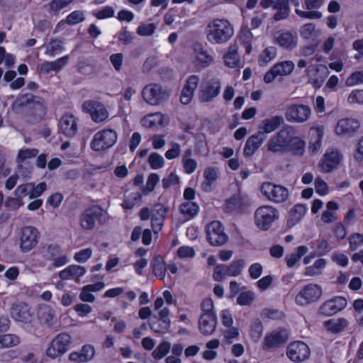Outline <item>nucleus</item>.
Listing matches in <instances>:
<instances>
[{
	"mask_svg": "<svg viewBox=\"0 0 363 363\" xmlns=\"http://www.w3.org/2000/svg\"><path fill=\"white\" fill-rule=\"evenodd\" d=\"M360 84H363V70L354 72L345 81L347 86H354Z\"/></svg>",
	"mask_w": 363,
	"mask_h": 363,
	"instance_id": "nucleus-59",
	"label": "nucleus"
},
{
	"mask_svg": "<svg viewBox=\"0 0 363 363\" xmlns=\"http://www.w3.org/2000/svg\"><path fill=\"white\" fill-rule=\"evenodd\" d=\"M38 318L43 324L51 326L54 323V312L52 308L46 304L40 305L38 308Z\"/></svg>",
	"mask_w": 363,
	"mask_h": 363,
	"instance_id": "nucleus-38",
	"label": "nucleus"
},
{
	"mask_svg": "<svg viewBox=\"0 0 363 363\" xmlns=\"http://www.w3.org/2000/svg\"><path fill=\"white\" fill-rule=\"evenodd\" d=\"M274 43L283 49L291 50L298 43V36L295 32L278 30L274 34Z\"/></svg>",
	"mask_w": 363,
	"mask_h": 363,
	"instance_id": "nucleus-19",
	"label": "nucleus"
},
{
	"mask_svg": "<svg viewBox=\"0 0 363 363\" xmlns=\"http://www.w3.org/2000/svg\"><path fill=\"white\" fill-rule=\"evenodd\" d=\"M288 332L285 329L273 331L265 337L264 347L269 348L279 345L286 342Z\"/></svg>",
	"mask_w": 363,
	"mask_h": 363,
	"instance_id": "nucleus-29",
	"label": "nucleus"
},
{
	"mask_svg": "<svg viewBox=\"0 0 363 363\" xmlns=\"http://www.w3.org/2000/svg\"><path fill=\"white\" fill-rule=\"evenodd\" d=\"M245 265V262L242 259L233 261L230 264L227 265L228 277H238L242 272Z\"/></svg>",
	"mask_w": 363,
	"mask_h": 363,
	"instance_id": "nucleus-51",
	"label": "nucleus"
},
{
	"mask_svg": "<svg viewBox=\"0 0 363 363\" xmlns=\"http://www.w3.org/2000/svg\"><path fill=\"white\" fill-rule=\"evenodd\" d=\"M243 204V199L238 194L226 201L225 208L228 211L240 209Z\"/></svg>",
	"mask_w": 363,
	"mask_h": 363,
	"instance_id": "nucleus-57",
	"label": "nucleus"
},
{
	"mask_svg": "<svg viewBox=\"0 0 363 363\" xmlns=\"http://www.w3.org/2000/svg\"><path fill=\"white\" fill-rule=\"evenodd\" d=\"M314 186L315 192L321 196H326L329 194V187L328 184L320 177L315 179Z\"/></svg>",
	"mask_w": 363,
	"mask_h": 363,
	"instance_id": "nucleus-60",
	"label": "nucleus"
},
{
	"mask_svg": "<svg viewBox=\"0 0 363 363\" xmlns=\"http://www.w3.org/2000/svg\"><path fill=\"white\" fill-rule=\"evenodd\" d=\"M168 122L169 117L160 112L147 114L141 120L142 125L145 128H154L158 125L164 126Z\"/></svg>",
	"mask_w": 363,
	"mask_h": 363,
	"instance_id": "nucleus-28",
	"label": "nucleus"
},
{
	"mask_svg": "<svg viewBox=\"0 0 363 363\" xmlns=\"http://www.w3.org/2000/svg\"><path fill=\"white\" fill-rule=\"evenodd\" d=\"M324 135V127L321 125L312 126L308 133V150L312 154L318 153L321 149Z\"/></svg>",
	"mask_w": 363,
	"mask_h": 363,
	"instance_id": "nucleus-24",
	"label": "nucleus"
},
{
	"mask_svg": "<svg viewBox=\"0 0 363 363\" xmlns=\"http://www.w3.org/2000/svg\"><path fill=\"white\" fill-rule=\"evenodd\" d=\"M102 213V209L96 206L87 208L81 216V226L86 230L94 228L96 220Z\"/></svg>",
	"mask_w": 363,
	"mask_h": 363,
	"instance_id": "nucleus-26",
	"label": "nucleus"
},
{
	"mask_svg": "<svg viewBox=\"0 0 363 363\" xmlns=\"http://www.w3.org/2000/svg\"><path fill=\"white\" fill-rule=\"evenodd\" d=\"M326 266V260L323 258H319L315 262L307 267L304 271V275L306 277H315L322 274Z\"/></svg>",
	"mask_w": 363,
	"mask_h": 363,
	"instance_id": "nucleus-42",
	"label": "nucleus"
},
{
	"mask_svg": "<svg viewBox=\"0 0 363 363\" xmlns=\"http://www.w3.org/2000/svg\"><path fill=\"white\" fill-rule=\"evenodd\" d=\"M349 104H363V89L352 90L347 97Z\"/></svg>",
	"mask_w": 363,
	"mask_h": 363,
	"instance_id": "nucleus-64",
	"label": "nucleus"
},
{
	"mask_svg": "<svg viewBox=\"0 0 363 363\" xmlns=\"http://www.w3.org/2000/svg\"><path fill=\"white\" fill-rule=\"evenodd\" d=\"M84 112L89 113L92 120L96 123H101L108 117V113L105 106L95 101H86L82 104Z\"/></svg>",
	"mask_w": 363,
	"mask_h": 363,
	"instance_id": "nucleus-16",
	"label": "nucleus"
},
{
	"mask_svg": "<svg viewBox=\"0 0 363 363\" xmlns=\"http://www.w3.org/2000/svg\"><path fill=\"white\" fill-rule=\"evenodd\" d=\"M148 162L152 169H158L164 166V158L158 153L154 152L150 155Z\"/></svg>",
	"mask_w": 363,
	"mask_h": 363,
	"instance_id": "nucleus-62",
	"label": "nucleus"
},
{
	"mask_svg": "<svg viewBox=\"0 0 363 363\" xmlns=\"http://www.w3.org/2000/svg\"><path fill=\"white\" fill-rule=\"evenodd\" d=\"M152 270L157 278L164 279L167 268L162 257L157 256L155 257L152 263Z\"/></svg>",
	"mask_w": 363,
	"mask_h": 363,
	"instance_id": "nucleus-49",
	"label": "nucleus"
},
{
	"mask_svg": "<svg viewBox=\"0 0 363 363\" xmlns=\"http://www.w3.org/2000/svg\"><path fill=\"white\" fill-rule=\"evenodd\" d=\"M283 121V118L279 116L264 119L259 127V131L262 133V135H264V133H271L281 125Z\"/></svg>",
	"mask_w": 363,
	"mask_h": 363,
	"instance_id": "nucleus-35",
	"label": "nucleus"
},
{
	"mask_svg": "<svg viewBox=\"0 0 363 363\" xmlns=\"http://www.w3.org/2000/svg\"><path fill=\"white\" fill-rule=\"evenodd\" d=\"M64 50V42L60 39H53L45 45V54L50 57H54Z\"/></svg>",
	"mask_w": 363,
	"mask_h": 363,
	"instance_id": "nucleus-41",
	"label": "nucleus"
},
{
	"mask_svg": "<svg viewBox=\"0 0 363 363\" xmlns=\"http://www.w3.org/2000/svg\"><path fill=\"white\" fill-rule=\"evenodd\" d=\"M169 207L161 203L153 206L151 210V226L155 233H160L164 225Z\"/></svg>",
	"mask_w": 363,
	"mask_h": 363,
	"instance_id": "nucleus-20",
	"label": "nucleus"
},
{
	"mask_svg": "<svg viewBox=\"0 0 363 363\" xmlns=\"http://www.w3.org/2000/svg\"><path fill=\"white\" fill-rule=\"evenodd\" d=\"M160 181V177L156 173H151L147 179L145 186H143L141 189V191L144 195H147L150 192H152L157 184Z\"/></svg>",
	"mask_w": 363,
	"mask_h": 363,
	"instance_id": "nucleus-53",
	"label": "nucleus"
},
{
	"mask_svg": "<svg viewBox=\"0 0 363 363\" xmlns=\"http://www.w3.org/2000/svg\"><path fill=\"white\" fill-rule=\"evenodd\" d=\"M192 50V63L196 70H201L204 67V50L203 45L201 43H194Z\"/></svg>",
	"mask_w": 363,
	"mask_h": 363,
	"instance_id": "nucleus-34",
	"label": "nucleus"
},
{
	"mask_svg": "<svg viewBox=\"0 0 363 363\" xmlns=\"http://www.w3.org/2000/svg\"><path fill=\"white\" fill-rule=\"evenodd\" d=\"M208 40L213 43H223L234 34V28L225 19H215L208 23Z\"/></svg>",
	"mask_w": 363,
	"mask_h": 363,
	"instance_id": "nucleus-2",
	"label": "nucleus"
},
{
	"mask_svg": "<svg viewBox=\"0 0 363 363\" xmlns=\"http://www.w3.org/2000/svg\"><path fill=\"white\" fill-rule=\"evenodd\" d=\"M171 345L168 342H161L152 352V357L155 359H161L169 352Z\"/></svg>",
	"mask_w": 363,
	"mask_h": 363,
	"instance_id": "nucleus-56",
	"label": "nucleus"
},
{
	"mask_svg": "<svg viewBox=\"0 0 363 363\" xmlns=\"http://www.w3.org/2000/svg\"><path fill=\"white\" fill-rule=\"evenodd\" d=\"M347 306V300L342 296H337L324 302L319 308L320 313L331 316L344 309Z\"/></svg>",
	"mask_w": 363,
	"mask_h": 363,
	"instance_id": "nucleus-23",
	"label": "nucleus"
},
{
	"mask_svg": "<svg viewBox=\"0 0 363 363\" xmlns=\"http://www.w3.org/2000/svg\"><path fill=\"white\" fill-rule=\"evenodd\" d=\"M199 210L198 204L192 201H185L181 203L179 206V212L186 220L191 219L195 216Z\"/></svg>",
	"mask_w": 363,
	"mask_h": 363,
	"instance_id": "nucleus-40",
	"label": "nucleus"
},
{
	"mask_svg": "<svg viewBox=\"0 0 363 363\" xmlns=\"http://www.w3.org/2000/svg\"><path fill=\"white\" fill-rule=\"evenodd\" d=\"M61 247L58 245L51 244L43 246L38 252L47 259L52 260L61 253Z\"/></svg>",
	"mask_w": 363,
	"mask_h": 363,
	"instance_id": "nucleus-46",
	"label": "nucleus"
},
{
	"mask_svg": "<svg viewBox=\"0 0 363 363\" xmlns=\"http://www.w3.org/2000/svg\"><path fill=\"white\" fill-rule=\"evenodd\" d=\"M191 150L188 149L184 152L182 157L183 167L184 172L188 174L193 173L197 167L196 161L191 157Z\"/></svg>",
	"mask_w": 363,
	"mask_h": 363,
	"instance_id": "nucleus-47",
	"label": "nucleus"
},
{
	"mask_svg": "<svg viewBox=\"0 0 363 363\" xmlns=\"http://www.w3.org/2000/svg\"><path fill=\"white\" fill-rule=\"evenodd\" d=\"M217 325V318L215 313L206 309V335L211 334L215 330Z\"/></svg>",
	"mask_w": 363,
	"mask_h": 363,
	"instance_id": "nucleus-52",
	"label": "nucleus"
},
{
	"mask_svg": "<svg viewBox=\"0 0 363 363\" xmlns=\"http://www.w3.org/2000/svg\"><path fill=\"white\" fill-rule=\"evenodd\" d=\"M220 84L218 80L208 82L206 86V101L216 97L220 93Z\"/></svg>",
	"mask_w": 363,
	"mask_h": 363,
	"instance_id": "nucleus-54",
	"label": "nucleus"
},
{
	"mask_svg": "<svg viewBox=\"0 0 363 363\" xmlns=\"http://www.w3.org/2000/svg\"><path fill=\"white\" fill-rule=\"evenodd\" d=\"M74 0H52L50 3V11L54 14H58L61 10L66 8Z\"/></svg>",
	"mask_w": 363,
	"mask_h": 363,
	"instance_id": "nucleus-58",
	"label": "nucleus"
},
{
	"mask_svg": "<svg viewBox=\"0 0 363 363\" xmlns=\"http://www.w3.org/2000/svg\"><path fill=\"white\" fill-rule=\"evenodd\" d=\"M238 49L236 45H231L229 46L226 53L223 55V61L227 67L235 68L239 65L240 57L238 53Z\"/></svg>",
	"mask_w": 363,
	"mask_h": 363,
	"instance_id": "nucleus-39",
	"label": "nucleus"
},
{
	"mask_svg": "<svg viewBox=\"0 0 363 363\" xmlns=\"http://www.w3.org/2000/svg\"><path fill=\"white\" fill-rule=\"evenodd\" d=\"M35 96L32 94H20L12 104L11 109L16 113H21L27 108H35L40 111V114L44 113L45 108L40 101H35Z\"/></svg>",
	"mask_w": 363,
	"mask_h": 363,
	"instance_id": "nucleus-10",
	"label": "nucleus"
},
{
	"mask_svg": "<svg viewBox=\"0 0 363 363\" xmlns=\"http://www.w3.org/2000/svg\"><path fill=\"white\" fill-rule=\"evenodd\" d=\"M20 343V338L15 334L0 335V348L11 347Z\"/></svg>",
	"mask_w": 363,
	"mask_h": 363,
	"instance_id": "nucleus-50",
	"label": "nucleus"
},
{
	"mask_svg": "<svg viewBox=\"0 0 363 363\" xmlns=\"http://www.w3.org/2000/svg\"><path fill=\"white\" fill-rule=\"evenodd\" d=\"M278 210L269 205L259 207L255 211L254 221L255 225L261 230H267L279 219Z\"/></svg>",
	"mask_w": 363,
	"mask_h": 363,
	"instance_id": "nucleus-3",
	"label": "nucleus"
},
{
	"mask_svg": "<svg viewBox=\"0 0 363 363\" xmlns=\"http://www.w3.org/2000/svg\"><path fill=\"white\" fill-rule=\"evenodd\" d=\"M207 238L210 244L215 246L224 245L228 239L221 223L217 220L208 225Z\"/></svg>",
	"mask_w": 363,
	"mask_h": 363,
	"instance_id": "nucleus-15",
	"label": "nucleus"
},
{
	"mask_svg": "<svg viewBox=\"0 0 363 363\" xmlns=\"http://www.w3.org/2000/svg\"><path fill=\"white\" fill-rule=\"evenodd\" d=\"M218 175V168L209 167L206 169V191L212 189L216 186Z\"/></svg>",
	"mask_w": 363,
	"mask_h": 363,
	"instance_id": "nucleus-48",
	"label": "nucleus"
},
{
	"mask_svg": "<svg viewBox=\"0 0 363 363\" xmlns=\"http://www.w3.org/2000/svg\"><path fill=\"white\" fill-rule=\"evenodd\" d=\"M310 82L315 89H319L329 74L328 67L324 65H310L307 69Z\"/></svg>",
	"mask_w": 363,
	"mask_h": 363,
	"instance_id": "nucleus-22",
	"label": "nucleus"
},
{
	"mask_svg": "<svg viewBox=\"0 0 363 363\" xmlns=\"http://www.w3.org/2000/svg\"><path fill=\"white\" fill-rule=\"evenodd\" d=\"M360 123L354 118H342L339 119L335 127L334 133L340 137H352L359 130Z\"/></svg>",
	"mask_w": 363,
	"mask_h": 363,
	"instance_id": "nucleus-13",
	"label": "nucleus"
},
{
	"mask_svg": "<svg viewBox=\"0 0 363 363\" xmlns=\"http://www.w3.org/2000/svg\"><path fill=\"white\" fill-rule=\"evenodd\" d=\"M325 328L333 333L342 331L348 325L345 318L330 319L324 323Z\"/></svg>",
	"mask_w": 363,
	"mask_h": 363,
	"instance_id": "nucleus-43",
	"label": "nucleus"
},
{
	"mask_svg": "<svg viewBox=\"0 0 363 363\" xmlns=\"http://www.w3.org/2000/svg\"><path fill=\"white\" fill-rule=\"evenodd\" d=\"M308 252V248L306 246L301 245L298 247L296 252L291 253L285 257L287 267L289 268L294 267Z\"/></svg>",
	"mask_w": 363,
	"mask_h": 363,
	"instance_id": "nucleus-44",
	"label": "nucleus"
},
{
	"mask_svg": "<svg viewBox=\"0 0 363 363\" xmlns=\"http://www.w3.org/2000/svg\"><path fill=\"white\" fill-rule=\"evenodd\" d=\"M306 207L301 204L294 206L289 211L287 225L290 228L296 225L306 213Z\"/></svg>",
	"mask_w": 363,
	"mask_h": 363,
	"instance_id": "nucleus-36",
	"label": "nucleus"
},
{
	"mask_svg": "<svg viewBox=\"0 0 363 363\" xmlns=\"http://www.w3.org/2000/svg\"><path fill=\"white\" fill-rule=\"evenodd\" d=\"M60 130L67 137L74 136L77 131L75 117L71 113H65L60 121Z\"/></svg>",
	"mask_w": 363,
	"mask_h": 363,
	"instance_id": "nucleus-27",
	"label": "nucleus"
},
{
	"mask_svg": "<svg viewBox=\"0 0 363 363\" xmlns=\"http://www.w3.org/2000/svg\"><path fill=\"white\" fill-rule=\"evenodd\" d=\"M294 63L291 60H285L275 64L264 76V82L269 84L277 77L289 75L294 69Z\"/></svg>",
	"mask_w": 363,
	"mask_h": 363,
	"instance_id": "nucleus-14",
	"label": "nucleus"
},
{
	"mask_svg": "<svg viewBox=\"0 0 363 363\" xmlns=\"http://www.w3.org/2000/svg\"><path fill=\"white\" fill-rule=\"evenodd\" d=\"M287 356L293 362H299L307 359L311 354L308 346L302 341L291 342L287 349Z\"/></svg>",
	"mask_w": 363,
	"mask_h": 363,
	"instance_id": "nucleus-18",
	"label": "nucleus"
},
{
	"mask_svg": "<svg viewBox=\"0 0 363 363\" xmlns=\"http://www.w3.org/2000/svg\"><path fill=\"white\" fill-rule=\"evenodd\" d=\"M277 55V49L273 46L267 47L262 50L258 57V63L259 66H267L272 61Z\"/></svg>",
	"mask_w": 363,
	"mask_h": 363,
	"instance_id": "nucleus-45",
	"label": "nucleus"
},
{
	"mask_svg": "<svg viewBox=\"0 0 363 363\" xmlns=\"http://www.w3.org/2000/svg\"><path fill=\"white\" fill-rule=\"evenodd\" d=\"M169 310L168 308L164 307L162 309H161L159 312V316L161 319V321L160 322V324H161V328H158L157 323H152L150 325L151 330L156 333H160L164 334L168 332L171 321L169 319Z\"/></svg>",
	"mask_w": 363,
	"mask_h": 363,
	"instance_id": "nucleus-33",
	"label": "nucleus"
},
{
	"mask_svg": "<svg viewBox=\"0 0 363 363\" xmlns=\"http://www.w3.org/2000/svg\"><path fill=\"white\" fill-rule=\"evenodd\" d=\"M306 8L308 11H302L296 9V13L303 18L307 19H318L320 18L322 14L318 11H311L320 8L324 3V0H303Z\"/></svg>",
	"mask_w": 363,
	"mask_h": 363,
	"instance_id": "nucleus-25",
	"label": "nucleus"
},
{
	"mask_svg": "<svg viewBox=\"0 0 363 363\" xmlns=\"http://www.w3.org/2000/svg\"><path fill=\"white\" fill-rule=\"evenodd\" d=\"M323 289L316 284L304 286L295 298L297 305L305 306L319 300L322 296Z\"/></svg>",
	"mask_w": 363,
	"mask_h": 363,
	"instance_id": "nucleus-8",
	"label": "nucleus"
},
{
	"mask_svg": "<svg viewBox=\"0 0 363 363\" xmlns=\"http://www.w3.org/2000/svg\"><path fill=\"white\" fill-rule=\"evenodd\" d=\"M10 314L15 321L25 324L30 323L33 318L30 306L23 302L13 303L11 308Z\"/></svg>",
	"mask_w": 363,
	"mask_h": 363,
	"instance_id": "nucleus-17",
	"label": "nucleus"
},
{
	"mask_svg": "<svg viewBox=\"0 0 363 363\" xmlns=\"http://www.w3.org/2000/svg\"><path fill=\"white\" fill-rule=\"evenodd\" d=\"M39 153V150L36 148H21L16 156V162L18 163V172H21V169L23 163L27 162L29 160L35 158Z\"/></svg>",
	"mask_w": 363,
	"mask_h": 363,
	"instance_id": "nucleus-37",
	"label": "nucleus"
},
{
	"mask_svg": "<svg viewBox=\"0 0 363 363\" xmlns=\"http://www.w3.org/2000/svg\"><path fill=\"white\" fill-rule=\"evenodd\" d=\"M342 155L336 149H328L318 164L319 171L322 173H330L340 164Z\"/></svg>",
	"mask_w": 363,
	"mask_h": 363,
	"instance_id": "nucleus-12",
	"label": "nucleus"
},
{
	"mask_svg": "<svg viewBox=\"0 0 363 363\" xmlns=\"http://www.w3.org/2000/svg\"><path fill=\"white\" fill-rule=\"evenodd\" d=\"M39 230L33 226L23 227L19 233V249L21 252L27 253L33 250L38 243Z\"/></svg>",
	"mask_w": 363,
	"mask_h": 363,
	"instance_id": "nucleus-6",
	"label": "nucleus"
},
{
	"mask_svg": "<svg viewBox=\"0 0 363 363\" xmlns=\"http://www.w3.org/2000/svg\"><path fill=\"white\" fill-rule=\"evenodd\" d=\"M143 99L149 104L158 105L169 98L168 92L158 84L146 85L142 92Z\"/></svg>",
	"mask_w": 363,
	"mask_h": 363,
	"instance_id": "nucleus-9",
	"label": "nucleus"
},
{
	"mask_svg": "<svg viewBox=\"0 0 363 363\" xmlns=\"http://www.w3.org/2000/svg\"><path fill=\"white\" fill-rule=\"evenodd\" d=\"M265 139V136L262 135L261 131L250 136L245 145L243 153L246 157L252 155L256 150L261 146Z\"/></svg>",
	"mask_w": 363,
	"mask_h": 363,
	"instance_id": "nucleus-30",
	"label": "nucleus"
},
{
	"mask_svg": "<svg viewBox=\"0 0 363 363\" xmlns=\"http://www.w3.org/2000/svg\"><path fill=\"white\" fill-rule=\"evenodd\" d=\"M118 135L111 128L103 129L96 133L91 141L90 147L96 152L106 150L117 142Z\"/></svg>",
	"mask_w": 363,
	"mask_h": 363,
	"instance_id": "nucleus-4",
	"label": "nucleus"
},
{
	"mask_svg": "<svg viewBox=\"0 0 363 363\" xmlns=\"http://www.w3.org/2000/svg\"><path fill=\"white\" fill-rule=\"evenodd\" d=\"M262 194L269 201L273 203H283L289 198V190L285 186L266 182L260 186Z\"/></svg>",
	"mask_w": 363,
	"mask_h": 363,
	"instance_id": "nucleus-5",
	"label": "nucleus"
},
{
	"mask_svg": "<svg viewBox=\"0 0 363 363\" xmlns=\"http://www.w3.org/2000/svg\"><path fill=\"white\" fill-rule=\"evenodd\" d=\"M141 200V196L138 192H133L124 200L121 206L124 209H132L138 204Z\"/></svg>",
	"mask_w": 363,
	"mask_h": 363,
	"instance_id": "nucleus-55",
	"label": "nucleus"
},
{
	"mask_svg": "<svg viewBox=\"0 0 363 363\" xmlns=\"http://www.w3.org/2000/svg\"><path fill=\"white\" fill-rule=\"evenodd\" d=\"M86 272V270L84 267L72 264L60 271L59 277L63 280L77 279L83 277Z\"/></svg>",
	"mask_w": 363,
	"mask_h": 363,
	"instance_id": "nucleus-32",
	"label": "nucleus"
},
{
	"mask_svg": "<svg viewBox=\"0 0 363 363\" xmlns=\"http://www.w3.org/2000/svg\"><path fill=\"white\" fill-rule=\"evenodd\" d=\"M311 116V108L304 104L290 105L285 113L286 119L290 123H302L307 121Z\"/></svg>",
	"mask_w": 363,
	"mask_h": 363,
	"instance_id": "nucleus-11",
	"label": "nucleus"
},
{
	"mask_svg": "<svg viewBox=\"0 0 363 363\" xmlns=\"http://www.w3.org/2000/svg\"><path fill=\"white\" fill-rule=\"evenodd\" d=\"M259 5L263 9L270 6L277 12L274 14L275 21H280L286 18L289 14V0H260Z\"/></svg>",
	"mask_w": 363,
	"mask_h": 363,
	"instance_id": "nucleus-21",
	"label": "nucleus"
},
{
	"mask_svg": "<svg viewBox=\"0 0 363 363\" xmlns=\"http://www.w3.org/2000/svg\"><path fill=\"white\" fill-rule=\"evenodd\" d=\"M68 60L69 56L65 55L55 61H45L40 65L39 70L45 74H48L50 72H58L67 65Z\"/></svg>",
	"mask_w": 363,
	"mask_h": 363,
	"instance_id": "nucleus-31",
	"label": "nucleus"
},
{
	"mask_svg": "<svg viewBox=\"0 0 363 363\" xmlns=\"http://www.w3.org/2000/svg\"><path fill=\"white\" fill-rule=\"evenodd\" d=\"M30 186V199H35L39 197L47 188V185L45 182H40L37 185L33 183H29Z\"/></svg>",
	"mask_w": 363,
	"mask_h": 363,
	"instance_id": "nucleus-61",
	"label": "nucleus"
},
{
	"mask_svg": "<svg viewBox=\"0 0 363 363\" xmlns=\"http://www.w3.org/2000/svg\"><path fill=\"white\" fill-rule=\"evenodd\" d=\"M71 345V337L66 333L58 334L48 345L46 355L55 359L65 354Z\"/></svg>",
	"mask_w": 363,
	"mask_h": 363,
	"instance_id": "nucleus-7",
	"label": "nucleus"
},
{
	"mask_svg": "<svg viewBox=\"0 0 363 363\" xmlns=\"http://www.w3.org/2000/svg\"><path fill=\"white\" fill-rule=\"evenodd\" d=\"M85 19L84 12L82 11H74L70 13L66 18L65 22L69 25H76Z\"/></svg>",
	"mask_w": 363,
	"mask_h": 363,
	"instance_id": "nucleus-63",
	"label": "nucleus"
},
{
	"mask_svg": "<svg viewBox=\"0 0 363 363\" xmlns=\"http://www.w3.org/2000/svg\"><path fill=\"white\" fill-rule=\"evenodd\" d=\"M267 148L274 153L291 152L295 155L301 156L305 152L306 142L298 136L294 126L287 125L269 140Z\"/></svg>",
	"mask_w": 363,
	"mask_h": 363,
	"instance_id": "nucleus-1",
	"label": "nucleus"
}]
</instances>
